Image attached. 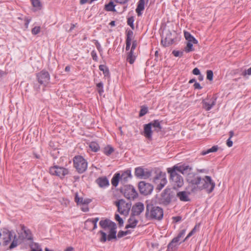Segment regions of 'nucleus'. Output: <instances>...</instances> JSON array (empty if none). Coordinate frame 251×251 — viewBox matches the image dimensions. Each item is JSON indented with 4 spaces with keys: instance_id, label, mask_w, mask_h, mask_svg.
<instances>
[{
    "instance_id": "obj_1",
    "label": "nucleus",
    "mask_w": 251,
    "mask_h": 251,
    "mask_svg": "<svg viewBox=\"0 0 251 251\" xmlns=\"http://www.w3.org/2000/svg\"><path fill=\"white\" fill-rule=\"evenodd\" d=\"M175 168L179 173L186 176V180L188 184L187 189L191 192L196 193L205 190L208 193H210L214 190L215 183L210 176H206L201 178L197 173L192 172V169L189 165H182Z\"/></svg>"
},
{
    "instance_id": "obj_2",
    "label": "nucleus",
    "mask_w": 251,
    "mask_h": 251,
    "mask_svg": "<svg viewBox=\"0 0 251 251\" xmlns=\"http://www.w3.org/2000/svg\"><path fill=\"white\" fill-rule=\"evenodd\" d=\"M164 215L163 209L153 203L152 201H147L146 202L145 217L149 220L160 221Z\"/></svg>"
},
{
    "instance_id": "obj_3",
    "label": "nucleus",
    "mask_w": 251,
    "mask_h": 251,
    "mask_svg": "<svg viewBox=\"0 0 251 251\" xmlns=\"http://www.w3.org/2000/svg\"><path fill=\"white\" fill-rule=\"evenodd\" d=\"M179 166H175L173 168H169L167 169L168 173L170 175V179L174 189L180 188L183 186L184 180L182 176L176 173L177 169L176 167Z\"/></svg>"
},
{
    "instance_id": "obj_4",
    "label": "nucleus",
    "mask_w": 251,
    "mask_h": 251,
    "mask_svg": "<svg viewBox=\"0 0 251 251\" xmlns=\"http://www.w3.org/2000/svg\"><path fill=\"white\" fill-rule=\"evenodd\" d=\"M176 200L175 193L170 189H166L161 193L159 203L163 205H169L172 201Z\"/></svg>"
},
{
    "instance_id": "obj_5",
    "label": "nucleus",
    "mask_w": 251,
    "mask_h": 251,
    "mask_svg": "<svg viewBox=\"0 0 251 251\" xmlns=\"http://www.w3.org/2000/svg\"><path fill=\"white\" fill-rule=\"evenodd\" d=\"M74 167L79 173L84 172L87 168V162L81 156H76L74 158Z\"/></svg>"
},
{
    "instance_id": "obj_6",
    "label": "nucleus",
    "mask_w": 251,
    "mask_h": 251,
    "mask_svg": "<svg viewBox=\"0 0 251 251\" xmlns=\"http://www.w3.org/2000/svg\"><path fill=\"white\" fill-rule=\"evenodd\" d=\"M13 235L12 232L4 228L0 231V246H5L11 241Z\"/></svg>"
},
{
    "instance_id": "obj_7",
    "label": "nucleus",
    "mask_w": 251,
    "mask_h": 251,
    "mask_svg": "<svg viewBox=\"0 0 251 251\" xmlns=\"http://www.w3.org/2000/svg\"><path fill=\"white\" fill-rule=\"evenodd\" d=\"M68 173V169L57 165L51 167L50 169V173L51 175L58 176L61 178L63 177Z\"/></svg>"
},
{
    "instance_id": "obj_8",
    "label": "nucleus",
    "mask_w": 251,
    "mask_h": 251,
    "mask_svg": "<svg viewBox=\"0 0 251 251\" xmlns=\"http://www.w3.org/2000/svg\"><path fill=\"white\" fill-rule=\"evenodd\" d=\"M36 77L38 82L44 86H46L49 82L50 75L48 72L45 70H42L36 75Z\"/></svg>"
},
{
    "instance_id": "obj_9",
    "label": "nucleus",
    "mask_w": 251,
    "mask_h": 251,
    "mask_svg": "<svg viewBox=\"0 0 251 251\" xmlns=\"http://www.w3.org/2000/svg\"><path fill=\"white\" fill-rule=\"evenodd\" d=\"M138 187L140 193L145 195L151 194L153 189V187L152 185L144 181L139 182Z\"/></svg>"
},
{
    "instance_id": "obj_10",
    "label": "nucleus",
    "mask_w": 251,
    "mask_h": 251,
    "mask_svg": "<svg viewBox=\"0 0 251 251\" xmlns=\"http://www.w3.org/2000/svg\"><path fill=\"white\" fill-rule=\"evenodd\" d=\"M115 205L118 207V212L121 214H126L127 213L128 210L129 209V206L128 203L123 200H120L115 202Z\"/></svg>"
},
{
    "instance_id": "obj_11",
    "label": "nucleus",
    "mask_w": 251,
    "mask_h": 251,
    "mask_svg": "<svg viewBox=\"0 0 251 251\" xmlns=\"http://www.w3.org/2000/svg\"><path fill=\"white\" fill-rule=\"evenodd\" d=\"M125 189H122L121 191L124 193V196L128 199H134L136 197L137 193L135 189L131 186H125Z\"/></svg>"
},
{
    "instance_id": "obj_12",
    "label": "nucleus",
    "mask_w": 251,
    "mask_h": 251,
    "mask_svg": "<svg viewBox=\"0 0 251 251\" xmlns=\"http://www.w3.org/2000/svg\"><path fill=\"white\" fill-rule=\"evenodd\" d=\"M135 175L139 178L146 179L151 176V172L145 170L142 167H137L135 170Z\"/></svg>"
},
{
    "instance_id": "obj_13",
    "label": "nucleus",
    "mask_w": 251,
    "mask_h": 251,
    "mask_svg": "<svg viewBox=\"0 0 251 251\" xmlns=\"http://www.w3.org/2000/svg\"><path fill=\"white\" fill-rule=\"evenodd\" d=\"M216 99L212 98L210 99L208 98L203 99L202 100V108L206 111L210 110L216 104Z\"/></svg>"
},
{
    "instance_id": "obj_14",
    "label": "nucleus",
    "mask_w": 251,
    "mask_h": 251,
    "mask_svg": "<svg viewBox=\"0 0 251 251\" xmlns=\"http://www.w3.org/2000/svg\"><path fill=\"white\" fill-rule=\"evenodd\" d=\"M144 204L141 202L136 203L132 208V212L134 216L139 215L144 210Z\"/></svg>"
},
{
    "instance_id": "obj_15",
    "label": "nucleus",
    "mask_w": 251,
    "mask_h": 251,
    "mask_svg": "<svg viewBox=\"0 0 251 251\" xmlns=\"http://www.w3.org/2000/svg\"><path fill=\"white\" fill-rule=\"evenodd\" d=\"M174 42V38L172 37V33L169 32L166 34L164 38L161 40L162 44L165 47L172 45Z\"/></svg>"
},
{
    "instance_id": "obj_16",
    "label": "nucleus",
    "mask_w": 251,
    "mask_h": 251,
    "mask_svg": "<svg viewBox=\"0 0 251 251\" xmlns=\"http://www.w3.org/2000/svg\"><path fill=\"white\" fill-rule=\"evenodd\" d=\"M153 181L155 183L158 182L163 184L164 185L166 184L167 180L165 177V174L161 172L157 174L153 178Z\"/></svg>"
},
{
    "instance_id": "obj_17",
    "label": "nucleus",
    "mask_w": 251,
    "mask_h": 251,
    "mask_svg": "<svg viewBox=\"0 0 251 251\" xmlns=\"http://www.w3.org/2000/svg\"><path fill=\"white\" fill-rule=\"evenodd\" d=\"M100 225L102 228L105 230L107 228L109 229L112 226H116V224L108 219L101 220L100 222Z\"/></svg>"
},
{
    "instance_id": "obj_18",
    "label": "nucleus",
    "mask_w": 251,
    "mask_h": 251,
    "mask_svg": "<svg viewBox=\"0 0 251 251\" xmlns=\"http://www.w3.org/2000/svg\"><path fill=\"white\" fill-rule=\"evenodd\" d=\"M153 130L151 126V124H146L144 127V135L148 139L150 140L152 138V133Z\"/></svg>"
},
{
    "instance_id": "obj_19",
    "label": "nucleus",
    "mask_w": 251,
    "mask_h": 251,
    "mask_svg": "<svg viewBox=\"0 0 251 251\" xmlns=\"http://www.w3.org/2000/svg\"><path fill=\"white\" fill-rule=\"evenodd\" d=\"M96 181L100 188H105L109 185V181L105 176L99 177Z\"/></svg>"
},
{
    "instance_id": "obj_20",
    "label": "nucleus",
    "mask_w": 251,
    "mask_h": 251,
    "mask_svg": "<svg viewBox=\"0 0 251 251\" xmlns=\"http://www.w3.org/2000/svg\"><path fill=\"white\" fill-rule=\"evenodd\" d=\"M75 201L78 204H89L91 202V200L89 199H83L82 197H79L77 193L75 194Z\"/></svg>"
},
{
    "instance_id": "obj_21",
    "label": "nucleus",
    "mask_w": 251,
    "mask_h": 251,
    "mask_svg": "<svg viewBox=\"0 0 251 251\" xmlns=\"http://www.w3.org/2000/svg\"><path fill=\"white\" fill-rule=\"evenodd\" d=\"M138 223V221L135 218L134 216H131L128 220V224L126 225L125 227L126 229L129 228H134L137 226Z\"/></svg>"
},
{
    "instance_id": "obj_22",
    "label": "nucleus",
    "mask_w": 251,
    "mask_h": 251,
    "mask_svg": "<svg viewBox=\"0 0 251 251\" xmlns=\"http://www.w3.org/2000/svg\"><path fill=\"white\" fill-rule=\"evenodd\" d=\"M131 176V171L130 170H126L123 172L122 175H120V181L122 183H125L128 180L129 177Z\"/></svg>"
},
{
    "instance_id": "obj_23",
    "label": "nucleus",
    "mask_w": 251,
    "mask_h": 251,
    "mask_svg": "<svg viewBox=\"0 0 251 251\" xmlns=\"http://www.w3.org/2000/svg\"><path fill=\"white\" fill-rule=\"evenodd\" d=\"M148 124H151V126L153 128V131L157 132H159L162 128L160 123L158 120H153Z\"/></svg>"
},
{
    "instance_id": "obj_24",
    "label": "nucleus",
    "mask_w": 251,
    "mask_h": 251,
    "mask_svg": "<svg viewBox=\"0 0 251 251\" xmlns=\"http://www.w3.org/2000/svg\"><path fill=\"white\" fill-rule=\"evenodd\" d=\"M117 228V226H112L111 228H109V234L107 236V240L108 241H110L112 239H116V229Z\"/></svg>"
},
{
    "instance_id": "obj_25",
    "label": "nucleus",
    "mask_w": 251,
    "mask_h": 251,
    "mask_svg": "<svg viewBox=\"0 0 251 251\" xmlns=\"http://www.w3.org/2000/svg\"><path fill=\"white\" fill-rule=\"evenodd\" d=\"M176 196L181 201H188L190 200L186 191L178 192L176 194Z\"/></svg>"
},
{
    "instance_id": "obj_26",
    "label": "nucleus",
    "mask_w": 251,
    "mask_h": 251,
    "mask_svg": "<svg viewBox=\"0 0 251 251\" xmlns=\"http://www.w3.org/2000/svg\"><path fill=\"white\" fill-rule=\"evenodd\" d=\"M178 241H177V240L175 239V238H173V239L172 240V241L168 244V251H175L177 246L178 245Z\"/></svg>"
},
{
    "instance_id": "obj_27",
    "label": "nucleus",
    "mask_w": 251,
    "mask_h": 251,
    "mask_svg": "<svg viewBox=\"0 0 251 251\" xmlns=\"http://www.w3.org/2000/svg\"><path fill=\"white\" fill-rule=\"evenodd\" d=\"M145 0H139L138 3L137 7L136 9L138 16L141 14V12L143 11L145 8Z\"/></svg>"
},
{
    "instance_id": "obj_28",
    "label": "nucleus",
    "mask_w": 251,
    "mask_h": 251,
    "mask_svg": "<svg viewBox=\"0 0 251 251\" xmlns=\"http://www.w3.org/2000/svg\"><path fill=\"white\" fill-rule=\"evenodd\" d=\"M184 37L186 40L189 42H192L194 44L198 43V41L188 32L184 31Z\"/></svg>"
},
{
    "instance_id": "obj_29",
    "label": "nucleus",
    "mask_w": 251,
    "mask_h": 251,
    "mask_svg": "<svg viewBox=\"0 0 251 251\" xmlns=\"http://www.w3.org/2000/svg\"><path fill=\"white\" fill-rule=\"evenodd\" d=\"M134 50H130L128 53L126 57V61L130 64H132L136 58V56L133 54Z\"/></svg>"
},
{
    "instance_id": "obj_30",
    "label": "nucleus",
    "mask_w": 251,
    "mask_h": 251,
    "mask_svg": "<svg viewBox=\"0 0 251 251\" xmlns=\"http://www.w3.org/2000/svg\"><path fill=\"white\" fill-rule=\"evenodd\" d=\"M120 174L116 173L115 174L111 180V183L113 186L116 187L118 185L119 182L120 181Z\"/></svg>"
},
{
    "instance_id": "obj_31",
    "label": "nucleus",
    "mask_w": 251,
    "mask_h": 251,
    "mask_svg": "<svg viewBox=\"0 0 251 251\" xmlns=\"http://www.w3.org/2000/svg\"><path fill=\"white\" fill-rule=\"evenodd\" d=\"M241 75L245 78H248L249 76L251 75V67L248 69H241Z\"/></svg>"
},
{
    "instance_id": "obj_32",
    "label": "nucleus",
    "mask_w": 251,
    "mask_h": 251,
    "mask_svg": "<svg viewBox=\"0 0 251 251\" xmlns=\"http://www.w3.org/2000/svg\"><path fill=\"white\" fill-rule=\"evenodd\" d=\"M99 69L102 72L105 77H109L110 73L108 68L104 65H100Z\"/></svg>"
},
{
    "instance_id": "obj_33",
    "label": "nucleus",
    "mask_w": 251,
    "mask_h": 251,
    "mask_svg": "<svg viewBox=\"0 0 251 251\" xmlns=\"http://www.w3.org/2000/svg\"><path fill=\"white\" fill-rule=\"evenodd\" d=\"M218 147L217 146H213L210 149H207L205 151H203L201 152V154L202 155H205L207 154H208L209 153H211V152H216L218 151Z\"/></svg>"
},
{
    "instance_id": "obj_34",
    "label": "nucleus",
    "mask_w": 251,
    "mask_h": 251,
    "mask_svg": "<svg viewBox=\"0 0 251 251\" xmlns=\"http://www.w3.org/2000/svg\"><path fill=\"white\" fill-rule=\"evenodd\" d=\"M22 230L23 231L25 234L24 238L26 239L27 240H30L31 239V236L29 230L26 229L25 227L24 226H22Z\"/></svg>"
},
{
    "instance_id": "obj_35",
    "label": "nucleus",
    "mask_w": 251,
    "mask_h": 251,
    "mask_svg": "<svg viewBox=\"0 0 251 251\" xmlns=\"http://www.w3.org/2000/svg\"><path fill=\"white\" fill-rule=\"evenodd\" d=\"M89 147L94 152H97L100 150L99 144L96 142H92L90 143Z\"/></svg>"
},
{
    "instance_id": "obj_36",
    "label": "nucleus",
    "mask_w": 251,
    "mask_h": 251,
    "mask_svg": "<svg viewBox=\"0 0 251 251\" xmlns=\"http://www.w3.org/2000/svg\"><path fill=\"white\" fill-rule=\"evenodd\" d=\"M105 9L108 11H115V5L112 1H110L105 5Z\"/></svg>"
},
{
    "instance_id": "obj_37",
    "label": "nucleus",
    "mask_w": 251,
    "mask_h": 251,
    "mask_svg": "<svg viewBox=\"0 0 251 251\" xmlns=\"http://www.w3.org/2000/svg\"><path fill=\"white\" fill-rule=\"evenodd\" d=\"M114 151V149L110 146H107L104 148L103 152L107 155H110Z\"/></svg>"
},
{
    "instance_id": "obj_38",
    "label": "nucleus",
    "mask_w": 251,
    "mask_h": 251,
    "mask_svg": "<svg viewBox=\"0 0 251 251\" xmlns=\"http://www.w3.org/2000/svg\"><path fill=\"white\" fill-rule=\"evenodd\" d=\"M32 4L34 7L38 9H40L42 7L41 3L39 0H30Z\"/></svg>"
},
{
    "instance_id": "obj_39",
    "label": "nucleus",
    "mask_w": 251,
    "mask_h": 251,
    "mask_svg": "<svg viewBox=\"0 0 251 251\" xmlns=\"http://www.w3.org/2000/svg\"><path fill=\"white\" fill-rule=\"evenodd\" d=\"M31 251H42V250L39 245L37 243H33L31 246Z\"/></svg>"
},
{
    "instance_id": "obj_40",
    "label": "nucleus",
    "mask_w": 251,
    "mask_h": 251,
    "mask_svg": "<svg viewBox=\"0 0 251 251\" xmlns=\"http://www.w3.org/2000/svg\"><path fill=\"white\" fill-rule=\"evenodd\" d=\"M99 233L101 235V238H100V241L102 243L106 242V241L107 240L106 233L102 230H100Z\"/></svg>"
},
{
    "instance_id": "obj_41",
    "label": "nucleus",
    "mask_w": 251,
    "mask_h": 251,
    "mask_svg": "<svg viewBox=\"0 0 251 251\" xmlns=\"http://www.w3.org/2000/svg\"><path fill=\"white\" fill-rule=\"evenodd\" d=\"M99 218H95L94 219H88L85 222V226H88L89 224H97L99 221Z\"/></svg>"
},
{
    "instance_id": "obj_42",
    "label": "nucleus",
    "mask_w": 251,
    "mask_h": 251,
    "mask_svg": "<svg viewBox=\"0 0 251 251\" xmlns=\"http://www.w3.org/2000/svg\"><path fill=\"white\" fill-rule=\"evenodd\" d=\"M130 233H131V232L129 230H127L125 231L121 230L118 232V235H117V237L118 238H120L123 237L124 236Z\"/></svg>"
},
{
    "instance_id": "obj_43",
    "label": "nucleus",
    "mask_w": 251,
    "mask_h": 251,
    "mask_svg": "<svg viewBox=\"0 0 251 251\" xmlns=\"http://www.w3.org/2000/svg\"><path fill=\"white\" fill-rule=\"evenodd\" d=\"M103 84L102 82H100L97 84L98 91L100 95L103 93Z\"/></svg>"
},
{
    "instance_id": "obj_44",
    "label": "nucleus",
    "mask_w": 251,
    "mask_h": 251,
    "mask_svg": "<svg viewBox=\"0 0 251 251\" xmlns=\"http://www.w3.org/2000/svg\"><path fill=\"white\" fill-rule=\"evenodd\" d=\"M192 42H188L185 50L186 52H189L194 50L193 48Z\"/></svg>"
},
{
    "instance_id": "obj_45",
    "label": "nucleus",
    "mask_w": 251,
    "mask_h": 251,
    "mask_svg": "<svg viewBox=\"0 0 251 251\" xmlns=\"http://www.w3.org/2000/svg\"><path fill=\"white\" fill-rule=\"evenodd\" d=\"M148 111L147 107H142L139 113V117H142L147 113Z\"/></svg>"
},
{
    "instance_id": "obj_46",
    "label": "nucleus",
    "mask_w": 251,
    "mask_h": 251,
    "mask_svg": "<svg viewBox=\"0 0 251 251\" xmlns=\"http://www.w3.org/2000/svg\"><path fill=\"white\" fill-rule=\"evenodd\" d=\"M115 220L118 222L120 226H123L124 221L118 214H115Z\"/></svg>"
},
{
    "instance_id": "obj_47",
    "label": "nucleus",
    "mask_w": 251,
    "mask_h": 251,
    "mask_svg": "<svg viewBox=\"0 0 251 251\" xmlns=\"http://www.w3.org/2000/svg\"><path fill=\"white\" fill-rule=\"evenodd\" d=\"M185 231H186V230L185 229H183L179 233V234H178V235L176 237H175L174 238L176 240H177V241H180V239L181 237H182L185 234Z\"/></svg>"
},
{
    "instance_id": "obj_48",
    "label": "nucleus",
    "mask_w": 251,
    "mask_h": 251,
    "mask_svg": "<svg viewBox=\"0 0 251 251\" xmlns=\"http://www.w3.org/2000/svg\"><path fill=\"white\" fill-rule=\"evenodd\" d=\"M41 28L40 26H35L31 30V33L33 35H37L40 32Z\"/></svg>"
},
{
    "instance_id": "obj_49",
    "label": "nucleus",
    "mask_w": 251,
    "mask_h": 251,
    "mask_svg": "<svg viewBox=\"0 0 251 251\" xmlns=\"http://www.w3.org/2000/svg\"><path fill=\"white\" fill-rule=\"evenodd\" d=\"M133 36V32L131 30H129L126 32V41H131V38Z\"/></svg>"
},
{
    "instance_id": "obj_50",
    "label": "nucleus",
    "mask_w": 251,
    "mask_h": 251,
    "mask_svg": "<svg viewBox=\"0 0 251 251\" xmlns=\"http://www.w3.org/2000/svg\"><path fill=\"white\" fill-rule=\"evenodd\" d=\"M206 75V78L208 80H212L213 79V73L211 70H207Z\"/></svg>"
},
{
    "instance_id": "obj_51",
    "label": "nucleus",
    "mask_w": 251,
    "mask_h": 251,
    "mask_svg": "<svg viewBox=\"0 0 251 251\" xmlns=\"http://www.w3.org/2000/svg\"><path fill=\"white\" fill-rule=\"evenodd\" d=\"M15 238H16V235H15L14 236V239L12 241V243H11V244L9 246L10 249H12L14 248L15 247H16L18 245L17 240H15Z\"/></svg>"
},
{
    "instance_id": "obj_52",
    "label": "nucleus",
    "mask_w": 251,
    "mask_h": 251,
    "mask_svg": "<svg viewBox=\"0 0 251 251\" xmlns=\"http://www.w3.org/2000/svg\"><path fill=\"white\" fill-rule=\"evenodd\" d=\"M134 19L133 17L129 18L127 20V24L132 28L134 29L133 25Z\"/></svg>"
},
{
    "instance_id": "obj_53",
    "label": "nucleus",
    "mask_w": 251,
    "mask_h": 251,
    "mask_svg": "<svg viewBox=\"0 0 251 251\" xmlns=\"http://www.w3.org/2000/svg\"><path fill=\"white\" fill-rule=\"evenodd\" d=\"M172 53L175 56L178 57L182 56L183 54V52H180L178 50H173Z\"/></svg>"
},
{
    "instance_id": "obj_54",
    "label": "nucleus",
    "mask_w": 251,
    "mask_h": 251,
    "mask_svg": "<svg viewBox=\"0 0 251 251\" xmlns=\"http://www.w3.org/2000/svg\"><path fill=\"white\" fill-rule=\"evenodd\" d=\"M91 54L93 59L94 60L97 61L98 60V56H97V53L95 51V50L92 51Z\"/></svg>"
},
{
    "instance_id": "obj_55",
    "label": "nucleus",
    "mask_w": 251,
    "mask_h": 251,
    "mask_svg": "<svg viewBox=\"0 0 251 251\" xmlns=\"http://www.w3.org/2000/svg\"><path fill=\"white\" fill-rule=\"evenodd\" d=\"M88 204H82V207H81V209L83 212H87L89 211V208L87 206Z\"/></svg>"
},
{
    "instance_id": "obj_56",
    "label": "nucleus",
    "mask_w": 251,
    "mask_h": 251,
    "mask_svg": "<svg viewBox=\"0 0 251 251\" xmlns=\"http://www.w3.org/2000/svg\"><path fill=\"white\" fill-rule=\"evenodd\" d=\"M173 222L175 223H177L181 220V217L180 216H176L172 218Z\"/></svg>"
},
{
    "instance_id": "obj_57",
    "label": "nucleus",
    "mask_w": 251,
    "mask_h": 251,
    "mask_svg": "<svg viewBox=\"0 0 251 251\" xmlns=\"http://www.w3.org/2000/svg\"><path fill=\"white\" fill-rule=\"evenodd\" d=\"M193 74L195 75H200V71L199 69L195 68L193 70Z\"/></svg>"
},
{
    "instance_id": "obj_58",
    "label": "nucleus",
    "mask_w": 251,
    "mask_h": 251,
    "mask_svg": "<svg viewBox=\"0 0 251 251\" xmlns=\"http://www.w3.org/2000/svg\"><path fill=\"white\" fill-rule=\"evenodd\" d=\"M95 45L98 50L99 51V52H100L102 50V49L100 44L98 42V41H96Z\"/></svg>"
},
{
    "instance_id": "obj_59",
    "label": "nucleus",
    "mask_w": 251,
    "mask_h": 251,
    "mask_svg": "<svg viewBox=\"0 0 251 251\" xmlns=\"http://www.w3.org/2000/svg\"><path fill=\"white\" fill-rule=\"evenodd\" d=\"M157 184V185L156 186V189L159 191L161 190L165 186L163 184L160 183L159 182Z\"/></svg>"
},
{
    "instance_id": "obj_60",
    "label": "nucleus",
    "mask_w": 251,
    "mask_h": 251,
    "mask_svg": "<svg viewBox=\"0 0 251 251\" xmlns=\"http://www.w3.org/2000/svg\"><path fill=\"white\" fill-rule=\"evenodd\" d=\"M137 45V42L136 41H133L130 50H134L136 49Z\"/></svg>"
},
{
    "instance_id": "obj_61",
    "label": "nucleus",
    "mask_w": 251,
    "mask_h": 251,
    "mask_svg": "<svg viewBox=\"0 0 251 251\" xmlns=\"http://www.w3.org/2000/svg\"><path fill=\"white\" fill-rule=\"evenodd\" d=\"M130 45H131V41H126V50H128L130 49Z\"/></svg>"
},
{
    "instance_id": "obj_62",
    "label": "nucleus",
    "mask_w": 251,
    "mask_h": 251,
    "mask_svg": "<svg viewBox=\"0 0 251 251\" xmlns=\"http://www.w3.org/2000/svg\"><path fill=\"white\" fill-rule=\"evenodd\" d=\"M226 145L228 147H231L233 145V142L230 138H228L226 141Z\"/></svg>"
},
{
    "instance_id": "obj_63",
    "label": "nucleus",
    "mask_w": 251,
    "mask_h": 251,
    "mask_svg": "<svg viewBox=\"0 0 251 251\" xmlns=\"http://www.w3.org/2000/svg\"><path fill=\"white\" fill-rule=\"evenodd\" d=\"M194 87L195 88V89H201L202 88V87L200 85V83H198V82H195L194 85Z\"/></svg>"
},
{
    "instance_id": "obj_64",
    "label": "nucleus",
    "mask_w": 251,
    "mask_h": 251,
    "mask_svg": "<svg viewBox=\"0 0 251 251\" xmlns=\"http://www.w3.org/2000/svg\"><path fill=\"white\" fill-rule=\"evenodd\" d=\"M30 21V19H28L27 18L25 19V26L26 28L28 27V24Z\"/></svg>"
}]
</instances>
